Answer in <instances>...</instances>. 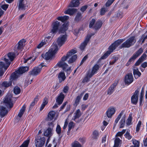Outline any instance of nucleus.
I'll return each instance as SVG.
<instances>
[{
    "instance_id": "nucleus-58",
    "label": "nucleus",
    "mask_w": 147,
    "mask_h": 147,
    "mask_svg": "<svg viewBox=\"0 0 147 147\" xmlns=\"http://www.w3.org/2000/svg\"><path fill=\"white\" fill-rule=\"evenodd\" d=\"M22 1L23 0H21L20 1L18 6V7L19 9H23L25 7L24 5L22 3Z\"/></svg>"
},
{
    "instance_id": "nucleus-30",
    "label": "nucleus",
    "mask_w": 147,
    "mask_h": 147,
    "mask_svg": "<svg viewBox=\"0 0 147 147\" xmlns=\"http://www.w3.org/2000/svg\"><path fill=\"white\" fill-rule=\"evenodd\" d=\"M138 97L133 95L131 97V103L134 105H136L138 101Z\"/></svg>"
},
{
    "instance_id": "nucleus-49",
    "label": "nucleus",
    "mask_w": 147,
    "mask_h": 147,
    "mask_svg": "<svg viewBox=\"0 0 147 147\" xmlns=\"http://www.w3.org/2000/svg\"><path fill=\"white\" fill-rule=\"evenodd\" d=\"M115 0H108L105 3L106 7H108L111 5L114 1Z\"/></svg>"
},
{
    "instance_id": "nucleus-54",
    "label": "nucleus",
    "mask_w": 147,
    "mask_h": 147,
    "mask_svg": "<svg viewBox=\"0 0 147 147\" xmlns=\"http://www.w3.org/2000/svg\"><path fill=\"white\" fill-rule=\"evenodd\" d=\"M144 97V93L142 92V91L140 96V105L141 106L142 105V102L143 100Z\"/></svg>"
},
{
    "instance_id": "nucleus-45",
    "label": "nucleus",
    "mask_w": 147,
    "mask_h": 147,
    "mask_svg": "<svg viewBox=\"0 0 147 147\" xmlns=\"http://www.w3.org/2000/svg\"><path fill=\"white\" fill-rule=\"evenodd\" d=\"M20 89L18 86H15L14 89V93L16 94H19L20 92Z\"/></svg>"
},
{
    "instance_id": "nucleus-34",
    "label": "nucleus",
    "mask_w": 147,
    "mask_h": 147,
    "mask_svg": "<svg viewBox=\"0 0 147 147\" xmlns=\"http://www.w3.org/2000/svg\"><path fill=\"white\" fill-rule=\"evenodd\" d=\"M77 58V55H74L72 56L69 59L68 61L69 64H70L74 62L76 60Z\"/></svg>"
},
{
    "instance_id": "nucleus-48",
    "label": "nucleus",
    "mask_w": 147,
    "mask_h": 147,
    "mask_svg": "<svg viewBox=\"0 0 147 147\" xmlns=\"http://www.w3.org/2000/svg\"><path fill=\"white\" fill-rule=\"evenodd\" d=\"M107 11V9L105 7L102 8L100 10V14L101 16L104 15L105 13Z\"/></svg>"
},
{
    "instance_id": "nucleus-21",
    "label": "nucleus",
    "mask_w": 147,
    "mask_h": 147,
    "mask_svg": "<svg viewBox=\"0 0 147 147\" xmlns=\"http://www.w3.org/2000/svg\"><path fill=\"white\" fill-rule=\"evenodd\" d=\"M93 76V75L90 73V72H88L86 74L84 77L82 81V82L84 83H87L90 80V78Z\"/></svg>"
},
{
    "instance_id": "nucleus-14",
    "label": "nucleus",
    "mask_w": 147,
    "mask_h": 147,
    "mask_svg": "<svg viewBox=\"0 0 147 147\" xmlns=\"http://www.w3.org/2000/svg\"><path fill=\"white\" fill-rule=\"evenodd\" d=\"M57 65L59 67L62 68L64 71H67L70 69V67L67 69V68L68 66V65L66 63L61 61L58 62Z\"/></svg>"
},
{
    "instance_id": "nucleus-20",
    "label": "nucleus",
    "mask_w": 147,
    "mask_h": 147,
    "mask_svg": "<svg viewBox=\"0 0 147 147\" xmlns=\"http://www.w3.org/2000/svg\"><path fill=\"white\" fill-rule=\"evenodd\" d=\"M58 78L59 83H61L64 81L66 79V76L64 72L62 71L59 72L58 74Z\"/></svg>"
},
{
    "instance_id": "nucleus-56",
    "label": "nucleus",
    "mask_w": 147,
    "mask_h": 147,
    "mask_svg": "<svg viewBox=\"0 0 147 147\" xmlns=\"http://www.w3.org/2000/svg\"><path fill=\"white\" fill-rule=\"evenodd\" d=\"M88 55H86L85 56H84V57L82 59L81 62L80 63V66H81L85 62V61L86 60V59H88Z\"/></svg>"
},
{
    "instance_id": "nucleus-6",
    "label": "nucleus",
    "mask_w": 147,
    "mask_h": 147,
    "mask_svg": "<svg viewBox=\"0 0 147 147\" xmlns=\"http://www.w3.org/2000/svg\"><path fill=\"white\" fill-rule=\"evenodd\" d=\"M67 35L66 34L61 35L58 38L57 42L60 47L64 45L67 40Z\"/></svg>"
},
{
    "instance_id": "nucleus-62",
    "label": "nucleus",
    "mask_w": 147,
    "mask_h": 147,
    "mask_svg": "<svg viewBox=\"0 0 147 147\" xmlns=\"http://www.w3.org/2000/svg\"><path fill=\"white\" fill-rule=\"evenodd\" d=\"M118 60L117 58L116 57L114 58V60L112 61L109 62V64L110 65H112L114 64Z\"/></svg>"
},
{
    "instance_id": "nucleus-16",
    "label": "nucleus",
    "mask_w": 147,
    "mask_h": 147,
    "mask_svg": "<svg viewBox=\"0 0 147 147\" xmlns=\"http://www.w3.org/2000/svg\"><path fill=\"white\" fill-rule=\"evenodd\" d=\"M12 81L9 80V81H4L0 83V88H7L11 86L12 85Z\"/></svg>"
},
{
    "instance_id": "nucleus-60",
    "label": "nucleus",
    "mask_w": 147,
    "mask_h": 147,
    "mask_svg": "<svg viewBox=\"0 0 147 147\" xmlns=\"http://www.w3.org/2000/svg\"><path fill=\"white\" fill-rule=\"evenodd\" d=\"M79 141L82 144H83L86 142V138L84 137H80L79 138Z\"/></svg>"
},
{
    "instance_id": "nucleus-41",
    "label": "nucleus",
    "mask_w": 147,
    "mask_h": 147,
    "mask_svg": "<svg viewBox=\"0 0 147 147\" xmlns=\"http://www.w3.org/2000/svg\"><path fill=\"white\" fill-rule=\"evenodd\" d=\"M125 117H122L119 122V123L120 124V126L119 127L120 128H123L124 127L125 123Z\"/></svg>"
},
{
    "instance_id": "nucleus-4",
    "label": "nucleus",
    "mask_w": 147,
    "mask_h": 147,
    "mask_svg": "<svg viewBox=\"0 0 147 147\" xmlns=\"http://www.w3.org/2000/svg\"><path fill=\"white\" fill-rule=\"evenodd\" d=\"M136 42V40L135 36H131L121 45L120 48V49L129 48L134 45Z\"/></svg>"
},
{
    "instance_id": "nucleus-52",
    "label": "nucleus",
    "mask_w": 147,
    "mask_h": 147,
    "mask_svg": "<svg viewBox=\"0 0 147 147\" xmlns=\"http://www.w3.org/2000/svg\"><path fill=\"white\" fill-rule=\"evenodd\" d=\"M124 136L128 140H130L132 137V136L130 134V133L127 131L126 132L125 134L124 135Z\"/></svg>"
},
{
    "instance_id": "nucleus-63",
    "label": "nucleus",
    "mask_w": 147,
    "mask_h": 147,
    "mask_svg": "<svg viewBox=\"0 0 147 147\" xmlns=\"http://www.w3.org/2000/svg\"><path fill=\"white\" fill-rule=\"evenodd\" d=\"M9 5L8 4L3 5L1 6V8L4 10L6 11Z\"/></svg>"
},
{
    "instance_id": "nucleus-5",
    "label": "nucleus",
    "mask_w": 147,
    "mask_h": 147,
    "mask_svg": "<svg viewBox=\"0 0 147 147\" xmlns=\"http://www.w3.org/2000/svg\"><path fill=\"white\" fill-rule=\"evenodd\" d=\"M45 66L43 63H41L38 66L34 67L32 70L29 72L30 75L36 76L40 73L42 67Z\"/></svg>"
},
{
    "instance_id": "nucleus-1",
    "label": "nucleus",
    "mask_w": 147,
    "mask_h": 147,
    "mask_svg": "<svg viewBox=\"0 0 147 147\" xmlns=\"http://www.w3.org/2000/svg\"><path fill=\"white\" fill-rule=\"evenodd\" d=\"M69 18V16L66 15L57 17V19L58 20L64 23L61 27H60V24L59 22L57 20L53 21L51 25V29L50 32L54 35L55 34L58 32L59 33H64L68 29L69 25L68 22H66Z\"/></svg>"
},
{
    "instance_id": "nucleus-31",
    "label": "nucleus",
    "mask_w": 147,
    "mask_h": 147,
    "mask_svg": "<svg viewBox=\"0 0 147 147\" xmlns=\"http://www.w3.org/2000/svg\"><path fill=\"white\" fill-rule=\"evenodd\" d=\"M82 16L81 13L78 12L76 16L74 19V21L76 22H78L82 20Z\"/></svg>"
},
{
    "instance_id": "nucleus-15",
    "label": "nucleus",
    "mask_w": 147,
    "mask_h": 147,
    "mask_svg": "<svg viewBox=\"0 0 147 147\" xmlns=\"http://www.w3.org/2000/svg\"><path fill=\"white\" fill-rule=\"evenodd\" d=\"M115 108L113 107H110L108 109L106 114L108 118H111L112 116L115 114Z\"/></svg>"
},
{
    "instance_id": "nucleus-53",
    "label": "nucleus",
    "mask_w": 147,
    "mask_h": 147,
    "mask_svg": "<svg viewBox=\"0 0 147 147\" xmlns=\"http://www.w3.org/2000/svg\"><path fill=\"white\" fill-rule=\"evenodd\" d=\"M5 65L3 62H0V70L4 69L5 71L6 70H5Z\"/></svg>"
},
{
    "instance_id": "nucleus-13",
    "label": "nucleus",
    "mask_w": 147,
    "mask_h": 147,
    "mask_svg": "<svg viewBox=\"0 0 147 147\" xmlns=\"http://www.w3.org/2000/svg\"><path fill=\"white\" fill-rule=\"evenodd\" d=\"M65 98V95L62 92L58 95L56 98V101L58 105H60L62 103Z\"/></svg>"
},
{
    "instance_id": "nucleus-61",
    "label": "nucleus",
    "mask_w": 147,
    "mask_h": 147,
    "mask_svg": "<svg viewBox=\"0 0 147 147\" xmlns=\"http://www.w3.org/2000/svg\"><path fill=\"white\" fill-rule=\"evenodd\" d=\"M74 124L72 121H70L69 123L68 127L69 129H71L73 127H74Z\"/></svg>"
},
{
    "instance_id": "nucleus-23",
    "label": "nucleus",
    "mask_w": 147,
    "mask_h": 147,
    "mask_svg": "<svg viewBox=\"0 0 147 147\" xmlns=\"http://www.w3.org/2000/svg\"><path fill=\"white\" fill-rule=\"evenodd\" d=\"M77 11V10L75 8H69L64 12V13L69 14L70 16H72Z\"/></svg>"
},
{
    "instance_id": "nucleus-55",
    "label": "nucleus",
    "mask_w": 147,
    "mask_h": 147,
    "mask_svg": "<svg viewBox=\"0 0 147 147\" xmlns=\"http://www.w3.org/2000/svg\"><path fill=\"white\" fill-rule=\"evenodd\" d=\"M133 144L134 145H131L130 147H139V142L137 140H135L133 142Z\"/></svg>"
},
{
    "instance_id": "nucleus-35",
    "label": "nucleus",
    "mask_w": 147,
    "mask_h": 147,
    "mask_svg": "<svg viewBox=\"0 0 147 147\" xmlns=\"http://www.w3.org/2000/svg\"><path fill=\"white\" fill-rule=\"evenodd\" d=\"M52 128L51 127H48L47 129L45 131L44 133V136H51L52 135Z\"/></svg>"
},
{
    "instance_id": "nucleus-44",
    "label": "nucleus",
    "mask_w": 147,
    "mask_h": 147,
    "mask_svg": "<svg viewBox=\"0 0 147 147\" xmlns=\"http://www.w3.org/2000/svg\"><path fill=\"white\" fill-rule=\"evenodd\" d=\"M96 20L94 18H92L91 20H90L89 22V27L90 28H93L95 24Z\"/></svg>"
},
{
    "instance_id": "nucleus-3",
    "label": "nucleus",
    "mask_w": 147,
    "mask_h": 147,
    "mask_svg": "<svg viewBox=\"0 0 147 147\" xmlns=\"http://www.w3.org/2000/svg\"><path fill=\"white\" fill-rule=\"evenodd\" d=\"M58 49V47L57 45L56 44H53L51 46V49L48 52H46L45 54H42V56L46 60L51 59Z\"/></svg>"
},
{
    "instance_id": "nucleus-9",
    "label": "nucleus",
    "mask_w": 147,
    "mask_h": 147,
    "mask_svg": "<svg viewBox=\"0 0 147 147\" xmlns=\"http://www.w3.org/2000/svg\"><path fill=\"white\" fill-rule=\"evenodd\" d=\"M82 113L80 109H78L74 113V115L72 119V120L74 121L76 123H79L81 120L78 119L81 116Z\"/></svg>"
},
{
    "instance_id": "nucleus-51",
    "label": "nucleus",
    "mask_w": 147,
    "mask_h": 147,
    "mask_svg": "<svg viewBox=\"0 0 147 147\" xmlns=\"http://www.w3.org/2000/svg\"><path fill=\"white\" fill-rule=\"evenodd\" d=\"M56 131L57 133L60 135L61 133V128L59 125H57Z\"/></svg>"
},
{
    "instance_id": "nucleus-12",
    "label": "nucleus",
    "mask_w": 147,
    "mask_h": 147,
    "mask_svg": "<svg viewBox=\"0 0 147 147\" xmlns=\"http://www.w3.org/2000/svg\"><path fill=\"white\" fill-rule=\"evenodd\" d=\"M76 50L72 49L69 51L67 53L66 56L64 55L62 57L61 61L64 62L68 58L72 55L77 53Z\"/></svg>"
},
{
    "instance_id": "nucleus-57",
    "label": "nucleus",
    "mask_w": 147,
    "mask_h": 147,
    "mask_svg": "<svg viewBox=\"0 0 147 147\" xmlns=\"http://www.w3.org/2000/svg\"><path fill=\"white\" fill-rule=\"evenodd\" d=\"M67 101H65L63 102L62 105L60 107L59 111H61L65 107L67 104Z\"/></svg>"
},
{
    "instance_id": "nucleus-42",
    "label": "nucleus",
    "mask_w": 147,
    "mask_h": 147,
    "mask_svg": "<svg viewBox=\"0 0 147 147\" xmlns=\"http://www.w3.org/2000/svg\"><path fill=\"white\" fill-rule=\"evenodd\" d=\"M81 99V96H78L75 99V102L73 104L74 106L75 107H76L79 104Z\"/></svg>"
},
{
    "instance_id": "nucleus-2",
    "label": "nucleus",
    "mask_w": 147,
    "mask_h": 147,
    "mask_svg": "<svg viewBox=\"0 0 147 147\" xmlns=\"http://www.w3.org/2000/svg\"><path fill=\"white\" fill-rule=\"evenodd\" d=\"M124 41L123 39H119L115 41L108 47V50L102 55L98 60L96 63L99 65L100 67L105 63L104 61H102V59L107 58L113 52L114 50Z\"/></svg>"
},
{
    "instance_id": "nucleus-64",
    "label": "nucleus",
    "mask_w": 147,
    "mask_h": 147,
    "mask_svg": "<svg viewBox=\"0 0 147 147\" xmlns=\"http://www.w3.org/2000/svg\"><path fill=\"white\" fill-rule=\"evenodd\" d=\"M46 44V43L45 42H41L40 44H38V45L37 46V48L38 49H40L44 45H45Z\"/></svg>"
},
{
    "instance_id": "nucleus-59",
    "label": "nucleus",
    "mask_w": 147,
    "mask_h": 147,
    "mask_svg": "<svg viewBox=\"0 0 147 147\" xmlns=\"http://www.w3.org/2000/svg\"><path fill=\"white\" fill-rule=\"evenodd\" d=\"M88 7V5H85L82 6L80 9V10L82 12H84L86 9Z\"/></svg>"
},
{
    "instance_id": "nucleus-26",
    "label": "nucleus",
    "mask_w": 147,
    "mask_h": 147,
    "mask_svg": "<svg viewBox=\"0 0 147 147\" xmlns=\"http://www.w3.org/2000/svg\"><path fill=\"white\" fill-rule=\"evenodd\" d=\"M19 76V74L16 71L13 72L9 78V80L12 82L13 80H16Z\"/></svg>"
},
{
    "instance_id": "nucleus-17",
    "label": "nucleus",
    "mask_w": 147,
    "mask_h": 147,
    "mask_svg": "<svg viewBox=\"0 0 147 147\" xmlns=\"http://www.w3.org/2000/svg\"><path fill=\"white\" fill-rule=\"evenodd\" d=\"M4 102L6 104L8 107L11 108L13 107V104L12 100L11 98L6 97L4 101Z\"/></svg>"
},
{
    "instance_id": "nucleus-38",
    "label": "nucleus",
    "mask_w": 147,
    "mask_h": 147,
    "mask_svg": "<svg viewBox=\"0 0 147 147\" xmlns=\"http://www.w3.org/2000/svg\"><path fill=\"white\" fill-rule=\"evenodd\" d=\"M121 140L119 138L117 137L114 140V144L113 147H120L119 145Z\"/></svg>"
},
{
    "instance_id": "nucleus-19",
    "label": "nucleus",
    "mask_w": 147,
    "mask_h": 147,
    "mask_svg": "<svg viewBox=\"0 0 147 147\" xmlns=\"http://www.w3.org/2000/svg\"><path fill=\"white\" fill-rule=\"evenodd\" d=\"M102 24L103 23L102 21L98 19L95 22L93 27V28L94 29L96 30H98L101 28Z\"/></svg>"
},
{
    "instance_id": "nucleus-25",
    "label": "nucleus",
    "mask_w": 147,
    "mask_h": 147,
    "mask_svg": "<svg viewBox=\"0 0 147 147\" xmlns=\"http://www.w3.org/2000/svg\"><path fill=\"white\" fill-rule=\"evenodd\" d=\"M29 69V67L27 66L20 67L17 70V72L20 75L23 74L26 71H28Z\"/></svg>"
},
{
    "instance_id": "nucleus-50",
    "label": "nucleus",
    "mask_w": 147,
    "mask_h": 147,
    "mask_svg": "<svg viewBox=\"0 0 147 147\" xmlns=\"http://www.w3.org/2000/svg\"><path fill=\"white\" fill-rule=\"evenodd\" d=\"M142 123V122L141 121H138L136 128V132H138L139 131L140 127L141 126Z\"/></svg>"
},
{
    "instance_id": "nucleus-46",
    "label": "nucleus",
    "mask_w": 147,
    "mask_h": 147,
    "mask_svg": "<svg viewBox=\"0 0 147 147\" xmlns=\"http://www.w3.org/2000/svg\"><path fill=\"white\" fill-rule=\"evenodd\" d=\"M29 142V140H26L24 141L19 147H28Z\"/></svg>"
},
{
    "instance_id": "nucleus-24",
    "label": "nucleus",
    "mask_w": 147,
    "mask_h": 147,
    "mask_svg": "<svg viewBox=\"0 0 147 147\" xmlns=\"http://www.w3.org/2000/svg\"><path fill=\"white\" fill-rule=\"evenodd\" d=\"M133 74L135 78L136 79L140 77L142 75L141 73L139 71L138 68L133 69Z\"/></svg>"
},
{
    "instance_id": "nucleus-8",
    "label": "nucleus",
    "mask_w": 147,
    "mask_h": 147,
    "mask_svg": "<svg viewBox=\"0 0 147 147\" xmlns=\"http://www.w3.org/2000/svg\"><path fill=\"white\" fill-rule=\"evenodd\" d=\"M134 81V78L132 73L127 74L125 77L124 82L125 84L129 85Z\"/></svg>"
},
{
    "instance_id": "nucleus-39",
    "label": "nucleus",
    "mask_w": 147,
    "mask_h": 147,
    "mask_svg": "<svg viewBox=\"0 0 147 147\" xmlns=\"http://www.w3.org/2000/svg\"><path fill=\"white\" fill-rule=\"evenodd\" d=\"M81 144L79 142L75 140L71 144V147H82Z\"/></svg>"
},
{
    "instance_id": "nucleus-28",
    "label": "nucleus",
    "mask_w": 147,
    "mask_h": 147,
    "mask_svg": "<svg viewBox=\"0 0 147 147\" xmlns=\"http://www.w3.org/2000/svg\"><path fill=\"white\" fill-rule=\"evenodd\" d=\"M146 39H147V31L142 35L138 41V42L139 43L141 42V44L142 45L144 43Z\"/></svg>"
},
{
    "instance_id": "nucleus-10",
    "label": "nucleus",
    "mask_w": 147,
    "mask_h": 147,
    "mask_svg": "<svg viewBox=\"0 0 147 147\" xmlns=\"http://www.w3.org/2000/svg\"><path fill=\"white\" fill-rule=\"evenodd\" d=\"M45 138L43 137L40 138H36L35 140V146L36 147H42L45 143Z\"/></svg>"
},
{
    "instance_id": "nucleus-11",
    "label": "nucleus",
    "mask_w": 147,
    "mask_h": 147,
    "mask_svg": "<svg viewBox=\"0 0 147 147\" xmlns=\"http://www.w3.org/2000/svg\"><path fill=\"white\" fill-rule=\"evenodd\" d=\"M26 42V40L24 39L20 40L15 46L16 49L18 51H22L24 49L23 44H24Z\"/></svg>"
},
{
    "instance_id": "nucleus-33",
    "label": "nucleus",
    "mask_w": 147,
    "mask_h": 147,
    "mask_svg": "<svg viewBox=\"0 0 147 147\" xmlns=\"http://www.w3.org/2000/svg\"><path fill=\"white\" fill-rule=\"evenodd\" d=\"M99 136V132L96 130H94L92 135V138L93 140H96L98 139Z\"/></svg>"
},
{
    "instance_id": "nucleus-37",
    "label": "nucleus",
    "mask_w": 147,
    "mask_h": 147,
    "mask_svg": "<svg viewBox=\"0 0 147 147\" xmlns=\"http://www.w3.org/2000/svg\"><path fill=\"white\" fill-rule=\"evenodd\" d=\"M26 109V107L24 105H23L22 108L20 110V111L18 115V116L20 117L21 118L23 114L24 113Z\"/></svg>"
},
{
    "instance_id": "nucleus-18",
    "label": "nucleus",
    "mask_w": 147,
    "mask_h": 147,
    "mask_svg": "<svg viewBox=\"0 0 147 147\" xmlns=\"http://www.w3.org/2000/svg\"><path fill=\"white\" fill-rule=\"evenodd\" d=\"M118 84V82H114L109 88L107 92L108 94L110 95L115 91L114 88L116 87Z\"/></svg>"
},
{
    "instance_id": "nucleus-32",
    "label": "nucleus",
    "mask_w": 147,
    "mask_h": 147,
    "mask_svg": "<svg viewBox=\"0 0 147 147\" xmlns=\"http://www.w3.org/2000/svg\"><path fill=\"white\" fill-rule=\"evenodd\" d=\"M132 113H130L129 114L127 119L126 120V124L127 126L130 125L132 124Z\"/></svg>"
},
{
    "instance_id": "nucleus-29",
    "label": "nucleus",
    "mask_w": 147,
    "mask_h": 147,
    "mask_svg": "<svg viewBox=\"0 0 147 147\" xmlns=\"http://www.w3.org/2000/svg\"><path fill=\"white\" fill-rule=\"evenodd\" d=\"M8 111L6 109L3 107H2L0 111V115L1 118L5 117L8 113Z\"/></svg>"
},
{
    "instance_id": "nucleus-22",
    "label": "nucleus",
    "mask_w": 147,
    "mask_h": 147,
    "mask_svg": "<svg viewBox=\"0 0 147 147\" xmlns=\"http://www.w3.org/2000/svg\"><path fill=\"white\" fill-rule=\"evenodd\" d=\"M80 4L79 0H72L71 1L69 7H77L79 6Z\"/></svg>"
},
{
    "instance_id": "nucleus-40",
    "label": "nucleus",
    "mask_w": 147,
    "mask_h": 147,
    "mask_svg": "<svg viewBox=\"0 0 147 147\" xmlns=\"http://www.w3.org/2000/svg\"><path fill=\"white\" fill-rule=\"evenodd\" d=\"M143 49L142 47L140 48L134 54V55L137 58L140 56L143 52Z\"/></svg>"
},
{
    "instance_id": "nucleus-43",
    "label": "nucleus",
    "mask_w": 147,
    "mask_h": 147,
    "mask_svg": "<svg viewBox=\"0 0 147 147\" xmlns=\"http://www.w3.org/2000/svg\"><path fill=\"white\" fill-rule=\"evenodd\" d=\"M7 56L11 61H12L15 56V54L14 53L10 52L8 53Z\"/></svg>"
},
{
    "instance_id": "nucleus-47",
    "label": "nucleus",
    "mask_w": 147,
    "mask_h": 147,
    "mask_svg": "<svg viewBox=\"0 0 147 147\" xmlns=\"http://www.w3.org/2000/svg\"><path fill=\"white\" fill-rule=\"evenodd\" d=\"M4 61L6 64V65H5L6 67H5V70H7L10 65V62L9 61L8 59L5 58H4Z\"/></svg>"
},
{
    "instance_id": "nucleus-27",
    "label": "nucleus",
    "mask_w": 147,
    "mask_h": 147,
    "mask_svg": "<svg viewBox=\"0 0 147 147\" xmlns=\"http://www.w3.org/2000/svg\"><path fill=\"white\" fill-rule=\"evenodd\" d=\"M100 66L97 63L94 65L92 68V70L90 73L93 76L95 74L97 73L99 70Z\"/></svg>"
},
{
    "instance_id": "nucleus-36",
    "label": "nucleus",
    "mask_w": 147,
    "mask_h": 147,
    "mask_svg": "<svg viewBox=\"0 0 147 147\" xmlns=\"http://www.w3.org/2000/svg\"><path fill=\"white\" fill-rule=\"evenodd\" d=\"M55 112L53 111H50L48 115V120L51 121L55 117Z\"/></svg>"
},
{
    "instance_id": "nucleus-7",
    "label": "nucleus",
    "mask_w": 147,
    "mask_h": 147,
    "mask_svg": "<svg viewBox=\"0 0 147 147\" xmlns=\"http://www.w3.org/2000/svg\"><path fill=\"white\" fill-rule=\"evenodd\" d=\"M91 37V35H88L84 42L81 44L79 48L81 51H83L84 50L86 46L87 45L88 43L89 42Z\"/></svg>"
}]
</instances>
